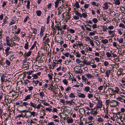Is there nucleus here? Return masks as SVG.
Listing matches in <instances>:
<instances>
[{
  "mask_svg": "<svg viewBox=\"0 0 125 125\" xmlns=\"http://www.w3.org/2000/svg\"><path fill=\"white\" fill-rule=\"evenodd\" d=\"M29 65L28 64H23L22 66V68H24V70L27 69L29 67Z\"/></svg>",
  "mask_w": 125,
  "mask_h": 125,
  "instance_id": "393cba45",
  "label": "nucleus"
},
{
  "mask_svg": "<svg viewBox=\"0 0 125 125\" xmlns=\"http://www.w3.org/2000/svg\"><path fill=\"white\" fill-rule=\"evenodd\" d=\"M95 104V102L93 101L92 102H90L89 103V107L90 108H92L94 106V105Z\"/></svg>",
  "mask_w": 125,
  "mask_h": 125,
  "instance_id": "2f4dec72",
  "label": "nucleus"
},
{
  "mask_svg": "<svg viewBox=\"0 0 125 125\" xmlns=\"http://www.w3.org/2000/svg\"><path fill=\"white\" fill-rule=\"evenodd\" d=\"M114 28V26H113V25H111L109 26L108 27V28L109 30H113Z\"/></svg>",
  "mask_w": 125,
  "mask_h": 125,
  "instance_id": "338daca9",
  "label": "nucleus"
},
{
  "mask_svg": "<svg viewBox=\"0 0 125 125\" xmlns=\"http://www.w3.org/2000/svg\"><path fill=\"white\" fill-rule=\"evenodd\" d=\"M36 13L37 15L40 16L42 14V12L40 10H37L36 11Z\"/></svg>",
  "mask_w": 125,
  "mask_h": 125,
  "instance_id": "13d9d810",
  "label": "nucleus"
},
{
  "mask_svg": "<svg viewBox=\"0 0 125 125\" xmlns=\"http://www.w3.org/2000/svg\"><path fill=\"white\" fill-rule=\"evenodd\" d=\"M32 73L34 72V71H36L37 70V68H36V65H33L32 66Z\"/></svg>",
  "mask_w": 125,
  "mask_h": 125,
  "instance_id": "c9c22d12",
  "label": "nucleus"
},
{
  "mask_svg": "<svg viewBox=\"0 0 125 125\" xmlns=\"http://www.w3.org/2000/svg\"><path fill=\"white\" fill-rule=\"evenodd\" d=\"M97 121L99 123L102 122H103L104 120L102 118L99 117L98 118Z\"/></svg>",
  "mask_w": 125,
  "mask_h": 125,
  "instance_id": "5fc2aeb1",
  "label": "nucleus"
},
{
  "mask_svg": "<svg viewBox=\"0 0 125 125\" xmlns=\"http://www.w3.org/2000/svg\"><path fill=\"white\" fill-rule=\"evenodd\" d=\"M117 40L118 41V42L120 43H122L123 42V39L122 38H117Z\"/></svg>",
  "mask_w": 125,
  "mask_h": 125,
  "instance_id": "473e14b6",
  "label": "nucleus"
},
{
  "mask_svg": "<svg viewBox=\"0 0 125 125\" xmlns=\"http://www.w3.org/2000/svg\"><path fill=\"white\" fill-rule=\"evenodd\" d=\"M101 42L103 43L106 44L108 42V41L106 39L102 40L101 41Z\"/></svg>",
  "mask_w": 125,
  "mask_h": 125,
  "instance_id": "ea45409f",
  "label": "nucleus"
},
{
  "mask_svg": "<svg viewBox=\"0 0 125 125\" xmlns=\"http://www.w3.org/2000/svg\"><path fill=\"white\" fill-rule=\"evenodd\" d=\"M49 35L47 33H46L43 39V42L42 43L43 45L46 46V44L49 46L50 45L49 43L50 42V39L49 38Z\"/></svg>",
  "mask_w": 125,
  "mask_h": 125,
  "instance_id": "f257e3e1",
  "label": "nucleus"
},
{
  "mask_svg": "<svg viewBox=\"0 0 125 125\" xmlns=\"http://www.w3.org/2000/svg\"><path fill=\"white\" fill-rule=\"evenodd\" d=\"M31 51H29L27 53L25 52L23 55L25 57H27L31 55Z\"/></svg>",
  "mask_w": 125,
  "mask_h": 125,
  "instance_id": "b1692460",
  "label": "nucleus"
},
{
  "mask_svg": "<svg viewBox=\"0 0 125 125\" xmlns=\"http://www.w3.org/2000/svg\"><path fill=\"white\" fill-rule=\"evenodd\" d=\"M75 100H71L70 101H66V104H68L69 105L71 106V105L75 103Z\"/></svg>",
  "mask_w": 125,
  "mask_h": 125,
  "instance_id": "9b49d317",
  "label": "nucleus"
},
{
  "mask_svg": "<svg viewBox=\"0 0 125 125\" xmlns=\"http://www.w3.org/2000/svg\"><path fill=\"white\" fill-rule=\"evenodd\" d=\"M78 96L81 98H84L86 97V95L84 94L79 93L78 94Z\"/></svg>",
  "mask_w": 125,
  "mask_h": 125,
  "instance_id": "aec40b11",
  "label": "nucleus"
},
{
  "mask_svg": "<svg viewBox=\"0 0 125 125\" xmlns=\"http://www.w3.org/2000/svg\"><path fill=\"white\" fill-rule=\"evenodd\" d=\"M125 98L124 96L123 95H120V96L118 97L117 98V100L119 101H120L123 98Z\"/></svg>",
  "mask_w": 125,
  "mask_h": 125,
  "instance_id": "5701e85b",
  "label": "nucleus"
},
{
  "mask_svg": "<svg viewBox=\"0 0 125 125\" xmlns=\"http://www.w3.org/2000/svg\"><path fill=\"white\" fill-rule=\"evenodd\" d=\"M53 67H55L56 66V64H58L57 61L56 60H53Z\"/></svg>",
  "mask_w": 125,
  "mask_h": 125,
  "instance_id": "37998d69",
  "label": "nucleus"
},
{
  "mask_svg": "<svg viewBox=\"0 0 125 125\" xmlns=\"http://www.w3.org/2000/svg\"><path fill=\"white\" fill-rule=\"evenodd\" d=\"M75 43L77 46H79L80 47H81V46H83L82 43L80 42L76 41Z\"/></svg>",
  "mask_w": 125,
  "mask_h": 125,
  "instance_id": "c756f323",
  "label": "nucleus"
},
{
  "mask_svg": "<svg viewBox=\"0 0 125 125\" xmlns=\"http://www.w3.org/2000/svg\"><path fill=\"white\" fill-rule=\"evenodd\" d=\"M90 114L93 115L94 116H96L98 114V112L97 111V108H94V109H91Z\"/></svg>",
  "mask_w": 125,
  "mask_h": 125,
  "instance_id": "39448f33",
  "label": "nucleus"
},
{
  "mask_svg": "<svg viewBox=\"0 0 125 125\" xmlns=\"http://www.w3.org/2000/svg\"><path fill=\"white\" fill-rule=\"evenodd\" d=\"M60 1L56 0L55 2V6L56 8L58 6L59 4Z\"/></svg>",
  "mask_w": 125,
  "mask_h": 125,
  "instance_id": "c03bdc74",
  "label": "nucleus"
},
{
  "mask_svg": "<svg viewBox=\"0 0 125 125\" xmlns=\"http://www.w3.org/2000/svg\"><path fill=\"white\" fill-rule=\"evenodd\" d=\"M119 119L121 121L123 122L125 119V115L124 114H120Z\"/></svg>",
  "mask_w": 125,
  "mask_h": 125,
  "instance_id": "ddd939ff",
  "label": "nucleus"
},
{
  "mask_svg": "<svg viewBox=\"0 0 125 125\" xmlns=\"http://www.w3.org/2000/svg\"><path fill=\"white\" fill-rule=\"evenodd\" d=\"M39 81L37 80L36 81H33V83L34 86H36L37 84L39 83Z\"/></svg>",
  "mask_w": 125,
  "mask_h": 125,
  "instance_id": "864d4df0",
  "label": "nucleus"
},
{
  "mask_svg": "<svg viewBox=\"0 0 125 125\" xmlns=\"http://www.w3.org/2000/svg\"><path fill=\"white\" fill-rule=\"evenodd\" d=\"M115 90L113 92L117 93L118 94H122L123 91H124L123 89H121L120 90L118 87H115Z\"/></svg>",
  "mask_w": 125,
  "mask_h": 125,
  "instance_id": "423d86ee",
  "label": "nucleus"
},
{
  "mask_svg": "<svg viewBox=\"0 0 125 125\" xmlns=\"http://www.w3.org/2000/svg\"><path fill=\"white\" fill-rule=\"evenodd\" d=\"M5 101L6 103V105H8V104L9 103L10 104L11 102V100H10V99H9V98L6 99V98H5Z\"/></svg>",
  "mask_w": 125,
  "mask_h": 125,
  "instance_id": "cd10ccee",
  "label": "nucleus"
},
{
  "mask_svg": "<svg viewBox=\"0 0 125 125\" xmlns=\"http://www.w3.org/2000/svg\"><path fill=\"white\" fill-rule=\"evenodd\" d=\"M104 5L105 6V7H104L103 8L105 9H107L109 7V6L107 3H105L104 4Z\"/></svg>",
  "mask_w": 125,
  "mask_h": 125,
  "instance_id": "49530a36",
  "label": "nucleus"
},
{
  "mask_svg": "<svg viewBox=\"0 0 125 125\" xmlns=\"http://www.w3.org/2000/svg\"><path fill=\"white\" fill-rule=\"evenodd\" d=\"M69 96L71 98H73L75 97L74 94L73 93H71L69 95Z\"/></svg>",
  "mask_w": 125,
  "mask_h": 125,
  "instance_id": "09e8293b",
  "label": "nucleus"
},
{
  "mask_svg": "<svg viewBox=\"0 0 125 125\" xmlns=\"http://www.w3.org/2000/svg\"><path fill=\"white\" fill-rule=\"evenodd\" d=\"M44 46L43 47L42 49V50H43V52L44 53H45L47 51V47H46V46Z\"/></svg>",
  "mask_w": 125,
  "mask_h": 125,
  "instance_id": "58836bf2",
  "label": "nucleus"
},
{
  "mask_svg": "<svg viewBox=\"0 0 125 125\" xmlns=\"http://www.w3.org/2000/svg\"><path fill=\"white\" fill-rule=\"evenodd\" d=\"M84 26H85V27L86 28V30L87 31H92V30L90 28L87 27V26H89L91 28V26L90 25H89V24H88L87 25L84 24Z\"/></svg>",
  "mask_w": 125,
  "mask_h": 125,
  "instance_id": "6ab92c4d",
  "label": "nucleus"
},
{
  "mask_svg": "<svg viewBox=\"0 0 125 125\" xmlns=\"http://www.w3.org/2000/svg\"><path fill=\"white\" fill-rule=\"evenodd\" d=\"M71 89V87L70 86H68L65 89V91L66 92H68L70 91Z\"/></svg>",
  "mask_w": 125,
  "mask_h": 125,
  "instance_id": "052dcab7",
  "label": "nucleus"
},
{
  "mask_svg": "<svg viewBox=\"0 0 125 125\" xmlns=\"http://www.w3.org/2000/svg\"><path fill=\"white\" fill-rule=\"evenodd\" d=\"M90 88L88 86H86L85 87L84 89V91L87 92H89L90 93H91L93 91V89H91V91H90Z\"/></svg>",
  "mask_w": 125,
  "mask_h": 125,
  "instance_id": "1a4fd4ad",
  "label": "nucleus"
},
{
  "mask_svg": "<svg viewBox=\"0 0 125 125\" xmlns=\"http://www.w3.org/2000/svg\"><path fill=\"white\" fill-rule=\"evenodd\" d=\"M76 63L78 64H80V65H82L81 63H82L83 61L80 60L79 59H77L76 60Z\"/></svg>",
  "mask_w": 125,
  "mask_h": 125,
  "instance_id": "a19ab883",
  "label": "nucleus"
},
{
  "mask_svg": "<svg viewBox=\"0 0 125 125\" xmlns=\"http://www.w3.org/2000/svg\"><path fill=\"white\" fill-rule=\"evenodd\" d=\"M115 31H113L111 30H108V32L110 35H112L111 36L112 37H114L115 36V34L114 33Z\"/></svg>",
  "mask_w": 125,
  "mask_h": 125,
  "instance_id": "4be33fe9",
  "label": "nucleus"
},
{
  "mask_svg": "<svg viewBox=\"0 0 125 125\" xmlns=\"http://www.w3.org/2000/svg\"><path fill=\"white\" fill-rule=\"evenodd\" d=\"M93 94H92L88 93V97L90 99L93 97Z\"/></svg>",
  "mask_w": 125,
  "mask_h": 125,
  "instance_id": "4d7b16f0",
  "label": "nucleus"
},
{
  "mask_svg": "<svg viewBox=\"0 0 125 125\" xmlns=\"http://www.w3.org/2000/svg\"><path fill=\"white\" fill-rule=\"evenodd\" d=\"M66 120L68 123H71L73 122V120L71 117L68 118Z\"/></svg>",
  "mask_w": 125,
  "mask_h": 125,
  "instance_id": "412c9836",
  "label": "nucleus"
},
{
  "mask_svg": "<svg viewBox=\"0 0 125 125\" xmlns=\"http://www.w3.org/2000/svg\"><path fill=\"white\" fill-rule=\"evenodd\" d=\"M32 41L34 42V44L32 46V49L34 48V47L36 46V44L37 43V42L35 41H33V40Z\"/></svg>",
  "mask_w": 125,
  "mask_h": 125,
  "instance_id": "6e6d98bb",
  "label": "nucleus"
},
{
  "mask_svg": "<svg viewBox=\"0 0 125 125\" xmlns=\"http://www.w3.org/2000/svg\"><path fill=\"white\" fill-rule=\"evenodd\" d=\"M119 104V102L115 100H113L110 102V106L112 107L116 106Z\"/></svg>",
  "mask_w": 125,
  "mask_h": 125,
  "instance_id": "20e7f679",
  "label": "nucleus"
},
{
  "mask_svg": "<svg viewBox=\"0 0 125 125\" xmlns=\"http://www.w3.org/2000/svg\"><path fill=\"white\" fill-rule=\"evenodd\" d=\"M30 102L31 103L30 104H29L28 106H29V105L30 107H29V108L27 111L26 114H25V115L27 116V117H28L29 118H31V102ZM28 107H29V106H28Z\"/></svg>",
  "mask_w": 125,
  "mask_h": 125,
  "instance_id": "7ed1b4c3",
  "label": "nucleus"
},
{
  "mask_svg": "<svg viewBox=\"0 0 125 125\" xmlns=\"http://www.w3.org/2000/svg\"><path fill=\"white\" fill-rule=\"evenodd\" d=\"M110 100H106L105 101V103H106V105L107 107H108L109 106V104L110 103Z\"/></svg>",
  "mask_w": 125,
  "mask_h": 125,
  "instance_id": "4c0bfd02",
  "label": "nucleus"
},
{
  "mask_svg": "<svg viewBox=\"0 0 125 125\" xmlns=\"http://www.w3.org/2000/svg\"><path fill=\"white\" fill-rule=\"evenodd\" d=\"M48 76L49 77V80H51L52 79V76L53 74H48Z\"/></svg>",
  "mask_w": 125,
  "mask_h": 125,
  "instance_id": "79ce46f5",
  "label": "nucleus"
},
{
  "mask_svg": "<svg viewBox=\"0 0 125 125\" xmlns=\"http://www.w3.org/2000/svg\"><path fill=\"white\" fill-rule=\"evenodd\" d=\"M110 72H109V71L107 70L106 72V75L107 77H108L110 75Z\"/></svg>",
  "mask_w": 125,
  "mask_h": 125,
  "instance_id": "69168bd1",
  "label": "nucleus"
},
{
  "mask_svg": "<svg viewBox=\"0 0 125 125\" xmlns=\"http://www.w3.org/2000/svg\"><path fill=\"white\" fill-rule=\"evenodd\" d=\"M87 77V78L89 79H91L92 78H93V77L92 75L91 74L88 73L86 74Z\"/></svg>",
  "mask_w": 125,
  "mask_h": 125,
  "instance_id": "f704fd0d",
  "label": "nucleus"
},
{
  "mask_svg": "<svg viewBox=\"0 0 125 125\" xmlns=\"http://www.w3.org/2000/svg\"><path fill=\"white\" fill-rule=\"evenodd\" d=\"M74 70L76 73H82L83 71L81 69H79L77 68H75L74 69Z\"/></svg>",
  "mask_w": 125,
  "mask_h": 125,
  "instance_id": "9d476101",
  "label": "nucleus"
},
{
  "mask_svg": "<svg viewBox=\"0 0 125 125\" xmlns=\"http://www.w3.org/2000/svg\"><path fill=\"white\" fill-rule=\"evenodd\" d=\"M41 72H39L35 74H33L32 76L33 78L36 79L38 78L39 76H40L41 75Z\"/></svg>",
  "mask_w": 125,
  "mask_h": 125,
  "instance_id": "2eb2a0df",
  "label": "nucleus"
},
{
  "mask_svg": "<svg viewBox=\"0 0 125 125\" xmlns=\"http://www.w3.org/2000/svg\"><path fill=\"white\" fill-rule=\"evenodd\" d=\"M113 45L114 47L117 49L119 47H120V46L115 42H113Z\"/></svg>",
  "mask_w": 125,
  "mask_h": 125,
  "instance_id": "a878e982",
  "label": "nucleus"
},
{
  "mask_svg": "<svg viewBox=\"0 0 125 125\" xmlns=\"http://www.w3.org/2000/svg\"><path fill=\"white\" fill-rule=\"evenodd\" d=\"M33 32L32 33V36H34L37 33V31L36 29L34 28L32 29Z\"/></svg>",
  "mask_w": 125,
  "mask_h": 125,
  "instance_id": "7c9ffc66",
  "label": "nucleus"
},
{
  "mask_svg": "<svg viewBox=\"0 0 125 125\" xmlns=\"http://www.w3.org/2000/svg\"><path fill=\"white\" fill-rule=\"evenodd\" d=\"M11 42H12V39H10V40L6 42L7 45L11 47Z\"/></svg>",
  "mask_w": 125,
  "mask_h": 125,
  "instance_id": "72a5a7b5",
  "label": "nucleus"
},
{
  "mask_svg": "<svg viewBox=\"0 0 125 125\" xmlns=\"http://www.w3.org/2000/svg\"><path fill=\"white\" fill-rule=\"evenodd\" d=\"M69 15L68 12H64L62 14V16L64 17L65 16H68Z\"/></svg>",
  "mask_w": 125,
  "mask_h": 125,
  "instance_id": "3c124183",
  "label": "nucleus"
},
{
  "mask_svg": "<svg viewBox=\"0 0 125 125\" xmlns=\"http://www.w3.org/2000/svg\"><path fill=\"white\" fill-rule=\"evenodd\" d=\"M115 1L114 4L116 5H119L120 4V0H113Z\"/></svg>",
  "mask_w": 125,
  "mask_h": 125,
  "instance_id": "bb28decb",
  "label": "nucleus"
},
{
  "mask_svg": "<svg viewBox=\"0 0 125 125\" xmlns=\"http://www.w3.org/2000/svg\"><path fill=\"white\" fill-rule=\"evenodd\" d=\"M31 98V96L30 95H27L25 98L24 99V101H26L29 99H30Z\"/></svg>",
  "mask_w": 125,
  "mask_h": 125,
  "instance_id": "e433bc0d",
  "label": "nucleus"
},
{
  "mask_svg": "<svg viewBox=\"0 0 125 125\" xmlns=\"http://www.w3.org/2000/svg\"><path fill=\"white\" fill-rule=\"evenodd\" d=\"M106 55L107 57L108 58H109L112 56V53H111L109 52H106Z\"/></svg>",
  "mask_w": 125,
  "mask_h": 125,
  "instance_id": "8fccbe9b",
  "label": "nucleus"
},
{
  "mask_svg": "<svg viewBox=\"0 0 125 125\" xmlns=\"http://www.w3.org/2000/svg\"><path fill=\"white\" fill-rule=\"evenodd\" d=\"M55 22L56 24L55 25V27H53L52 28V29L53 30V34H55L56 32V31L57 30L58 31H59V30H61V28L60 22H57L56 21H55Z\"/></svg>",
  "mask_w": 125,
  "mask_h": 125,
  "instance_id": "f03ea898",
  "label": "nucleus"
},
{
  "mask_svg": "<svg viewBox=\"0 0 125 125\" xmlns=\"http://www.w3.org/2000/svg\"><path fill=\"white\" fill-rule=\"evenodd\" d=\"M75 54H76V56L77 57H80L81 56V55L80 53H79V52H76Z\"/></svg>",
  "mask_w": 125,
  "mask_h": 125,
  "instance_id": "603ef678",
  "label": "nucleus"
},
{
  "mask_svg": "<svg viewBox=\"0 0 125 125\" xmlns=\"http://www.w3.org/2000/svg\"><path fill=\"white\" fill-rule=\"evenodd\" d=\"M63 39L61 37H58L57 38V42L59 43H62L63 42Z\"/></svg>",
  "mask_w": 125,
  "mask_h": 125,
  "instance_id": "a211bd4d",
  "label": "nucleus"
},
{
  "mask_svg": "<svg viewBox=\"0 0 125 125\" xmlns=\"http://www.w3.org/2000/svg\"><path fill=\"white\" fill-rule=\"evenodd\" d=\"M62 82L64 84L66 85H67L68 83V81L66 79H64L62 80Z\"/></svg>",
  "mask_w": 125,
  "mask_h": 125,
  "instance_id": "680f3d73",
  "label": "nucleus"
},
{
  "mask_svg": "<svg viewBox=\"0 0 125 125\" xmlns=\"http://www.w3.org/2000/svg\"><path fill=\"white\" fill-rule=\"evenodd\" d=\"M97 102L96 103V108L97 109H101L103 105L102 101L100 100H98Z\"/></svg>",
  "mask_w": 125,
  "mask_h": 125,
  "instance_id": "0eeeda50",
  "label": "nucleus"
},
{
  "mask_svg": "<svg viewBox=\"0 0 125 125\" xmlns=\"http://www.w3.org/2000/svg\"><path fill=\"white\" fill-rule=\"evenodd\" d=\"M88 120L92 121L94 119V118L93 116L91 115L89 116L88 117Z\"/></svg>",
  "mask_w": 125,
  "mask_h": 125,
  "instance_id": "a18cd8bd",
  "label": "nucleus"
},
{
  "mask_svg": "<svg viewBox=\"0 0 125 125\" xmlns=\"http://www.w3.org/2000/svg\"><path fill=\"white\" fill-rule=\"evenodd\" d=\"M81 17H80V18H82L83 17L84 18H86L87 16V12H85L82 14H81Z\"/></svg>",
  "mask_w": 125,
  "mask_h": 125,
  "instance_id": "c85d7f7f",
  "label": "nucleus"
},
{
  "mask_svg": "<svg viewBox=\"0 0 125 125\" xmlns=\"http://www.w3.org/2000/svg\"><path fill=\"white\" fill-rule=\"evenodd\" d=\"M24 107H23V105H21L19 106L18 107V109L19 111L21 113L22 112H25V110H24L23 108H24Z\"/></svg>",
  "mask_w": 125,
  "mask_h": 125,
  "instance_id": "f8f14e48",
  "label": "nucleus"
},
{
  "mask_svg": "<svg viewBox=\"0 0 125 125\" xmlns=\"http://www.w3.org/2000/svg\"><path fill=\"white\" fill-rule=\"evenodd\" d=\"M6 64L8 65H9L10 64V62L8 60H6L5 62Z\"/></svg>",
  "mask_w": 125,
  "mask_h": 125,
  "instance_id": "774afa93",
  "label": "nucleus"
},
{
  "mask_svg": "<svg viewBox=\"0 0 125 125\" xmlns=\"http://www.w3.org/2000/svg\"><path fill=\"white\" fill-rule=\"evenodd\" d=\"M73 12L75 13V14L76 15L79 17H81V13L79 12L78 10H77L76 9V8H74Z\"/></svg>",
  "mask_w": 125,
  "mask_h": 125,
  "instance_id": "f3484780",
  "label": "nucleus"
},
{
  "mask_svg": "<svg viewBox=\"0 0 125 125\" xmlns=\"http://www.w3.org/2000/svg\"><path fill=\"white\" fill-rule=\"evenodd\" d=\"M59 8V7H58V15H59L61 13L62 11V10H60Z\"/></svg>",
  "mask_w": 125,
  "mask_h": 125,
  "instance_id": "e2e57ef3",
  "label": "nucleus"
},
{
  "mask_svg": "<svg viewBox=\"0 0 125 125\" xmlns=\"http://www.w3.org/2000/svg\"><path fill=\"white\" fill-rule=\"evenodd\" d=\"M83 64L82 63L81 64L82 66H83L84 64H86V65H90V61H87L85 60H84L83 61Z\"/></svg>",
  "mask_w": 125,
  "mask_h": 125,
  "instance_id": "dca6fc26",
  "label": "nucleus"
},
{
  "mask_svg": "<svg viewBox=\"0 0 125 125\" xmlns=\"http://www.w3.org/2000/svg\"><path fill=\"white\" fill-rule=\"evenodd\" d=\"M93 29H96L97 28V25L96 24H94L92 26Z\"/></svg>",
  "mask_w": 125,
  "mask_h": 125,
  "instance_id": "0e129e2a",
  "label": "nucleus"
},
{
  "mask_svg": "<svg viewBox=\"0 0 125 125\" xmlns=\"http://www.w3.org/2000/svg\"><path fill=\"white\" fill-rule=\"evenodd\" d=\"M119 26L120 27L122 28H125V26L124 24L121 23L119 25Z\"/></svg>",
  "mask_w": 125,
  "mask_h": 125,
  "instance_id": "bf43d9fd",
  "label": "nucleus"
},
{
  "mask_svg": "<svg viewBox=\"0 0 125 125\" xmlns=\"http://www.w3.org/2000/svg\"><path fill=\"white\" fill-rule=\"evenodd\" d=\"M74 7H75L77 8H79L80 6L78 3L77 2H76L74 5Z\"/></svg>",
  "mask_w": 125,
  "mask_h": 125,
  "instance_id": "de8ad7c7",
  "label": "nucleus"
},
{
  "mask_svg": "<svg viewBox=\"0 0 125 125\" xmlns=\"http://www.w3.org/2000/svg\"><path fill=\"white\" fill-rule=\"evenodd\" d=\"M10 48L9 47H8L5 50V53L6 56H7L10 54L11 53V51H10Z\"/></svg>",
  "mask_w": 125,
  "mask_h": 125,
  "instance_id": "4468645a",
  "label": "nucleus"
},
{
  "mask_svg": "<svg viewBox=\"0 0 125 125\" xmlns=\"http://www.w3.org/2000/svg\"><path fill=\"white\" fill-rule=\"evenodd\" d=\"M36 60H35V61H37L39 63H41L42 62L43 60L42 58V57L40 55V54H38V57L37 58H36Z\"/></svg>",
  "mask_w": 125,
  "mask_h": 125,
  "instance_id": "6e6552de",
  "label": "nucleus"
}]
</instances>
